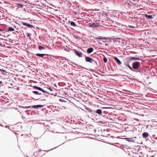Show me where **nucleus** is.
<instances>
[{"label": "nucleus", "mask_w": 157, "mask_h": 157, "mask_svg": "<svg viewBox=\"0 0 157 157\" xmlns=\"http://www.w3.org/2000/svg\"><path fill=\"white\" fill-rule=\"evenodd\" d=\"M85 60L86 62H88L92 63H95L97 64V63L92 58L88 56L85 57Z\"/></svg>", "instance_id": "nucleus-1"}, {"label": "nucleus", "mask_w": 157, "mask_h": 157, "mask_svg": "<svg viewBox=\"0 0 157 157\" xmlns=\"http://www.w3.org/2000/svg\"><path fill=\"white\" fill-rule=\"evenodd\" d=\"M140 65V62H134L133 63V68L134 69H137L139 66Z\"/></svg>", "instance_id": "nucleus-2"}, {"label": "nucleus", "mask_w": 157, "mask_h": 157, "mask_svg": "<svg viewBox=\"0 0 157 157\" xmlns=\"http://www.w3.org/2000/svg\"><path fill=\"white\" fill-rule=\"evenodd\" d=\"M89 26L90 27H93V28H95V27H99L100 24L98 23H89Z\"/></svg>", "instance_id": "nucleus-3"}, {"label": "nucleus", "mask_w": 157, "mask_h": 157, "mask_svg": "<svg viewBox=\"0 0 157 157\" xmlns=\"http://www.w3.org/2000/svg\"><path fill=\"white\" fill-rule=\"evenodd\" d=\"M75 53H76V55L79 57H82V53L76 50H75Z\"/></svg>", "instance_id": "nucleus-4"}, {"label": "nucleus", "mask_w": 157, "mask_h": 157, "mask_svg": "<svg viewBox=\"0 0 157 157\" xmlns=\"http://www.w3.org/2000/svg\"><path fill=\"white\" fill-rule=\"evenodd\" d=\"M30 86L33 87V86H32V85L31 84H30ZM33 87H34V88H35L36 89L39 90H40V91H42V92H45L46 93H47V92L46 91H45L42 88H40V87L36 86H34V87L33 86Z\"/></svg>", "instance_id": "nucleus-5"}, {"label": "nucleus", "mask_w": 157, "mask_h": 157, "mask_svg": "<svg viewBox=\"0 0 157 157\" xmlns=\"http://www.w3.org/2000/svg\"><path fill=\"white\" fill-rule=\"evenodd\" d=\"M44 106V105H33L32 106V107L35 109H38L39 108H41Z\"/></svg>", "instance_id": "nucleus-6"}, {"label": "nucleus", "mask_w": 157, "mask_h": 157, "mask_svg": "<svg viewBox=\"0 0 157 157\" xmlns=\"http://www.w3.org/2000/svg\"><path fill=\"white\" fill-rule=\"evenodd\" d=\"M93 50H94V49L93 48H89L87 49V52L89 53H91L93 51Z\"/></svg>", "instance_id": "nucleus-7"}, {"label": "nucleus", "mask_w": 157, "mask_h": 157, "mask_svg": "<svg viewBox=\"0 0 157 157\" xmlns=\"http://www.w3.org/2000/svg\"><path fill=\"white\" fill-rule=\"evenodd\" d=\"M115 60L117 62L118 64L120 65L121 63V61L116 57H114Z\"/></svg>", "instance_id": "nucleus-8"}, {"label": "nucleus", "mask_w": 157, "mask_h": 157, "mask_svg": "<svg viewBox=\"0 0 157 157\" xmlns=\"http://www.w3.org/2000/svg\"><path fill=\"white\" fill-rule=\"evenodd\" d=\"M96 112L97 113L101 115L102 113V111L101 109H98L96 111Z\"/></svg>", "instance_id": "nucleus-9"}, {"label": "nucleus", "mask_w": 157, "mask_h": 157, "mask_svg": "<svg viewBox=\"0 0 157 157\" xmlns=\"http://www.w3.org/2000/svg\"><path fill=\"white\" fill-rule=\"evenodd\" d=\"M148 136V134L145 132L143 133L142 134V136L144 138H146Z\"/></svg>", "instance_id": "nucleus-10"}, {"label": "nucleus", "mask_w": 157, "mask_h": 157, "mask_svg": "<svg viewBox=\"0 0 157 157\" xmlns=\"http://www.w3.org/2000/svg\"><path fill=\"white\" fill-rule=\"evenodd\" d=\"M46 55V54H39L37 53L36 54V55L37 56H39L41 57H42L44 56V55Z\"/></svg>", "instance_id": "nucleus-11"}, {"label": "nucleus", "mask_w": 157, "mask_h": 157, "mask_svg": "<svg viewBox=\"0 0 157 157\" xmlns=\"http://www.w3.org/2000/svg\"><path fill=\"white\" fill-rule=\"evenodd\" d=\"M145 17L146 18H147L149 19H151L152 18V15H148L147 14H145Z\"/></svg>", "instance_id": "nucleus-12"}, {"label": "nucleus", "mask_w": 157, "mask_h": 157, "mask_svg": "<svg viewBox=\"0 0 157 157\" xmlns=\"http://www.w3.org/2000/svg\"><path fill=\"white\" fill-rule=\"evenodd\" d=\"M38 48L40 50L45 49V48L44 47L40 45L38 46Z\"/></svg>", "instance_id": "nucleus-13"}, {"label": "nucleus", "mask_w": 157, "mask_h": 157, "mask_svg": "<svg viewBox=\"0 0 157 157\" xmlns=\"http://www.w3.org/2000/svg\"><path fill=\"white\" fill-rule=\"evenodd\" d=\"M14 30V29L12 27H9V31H13Z\"/></svg>", "instance_id": "nucleus-14"}, {"label": "nucleus", "mask_w": 157, "mask_h": 157, "mask_svg": "<svg viewBox=\"0 0 157 157\" xmlns=\"http://www.w3.org/2000/svg\"><path fill=\"white\" fill-rule=\"evenodd\" d=\"M70 24L71 25H72V26H75L76 25L75 24V23L73 21H71V22Z\"/></svg>", "instance_id": "nucleus-15"}, {"label": "nucleus", "mask_w": 157, "mask_h": 157, "mask_svg": "<svg viewBox=\"0 0 157 157\" xmlns=\"http://www.w3.org/2000/svg\"><path fill=\"white\" fill-rule=\"evenodd\" d=\"M126 65L131 70H132L133 69L128 64H126Z\"/></svg>", "instance_id": "nucleus-16"}, {"label": "nucleus", "mask_w": 157, "mask_h": 157, "mask_svg": "<svg viewBox=\"0 0 157 157\" xmlns=\"http://www.w3.org/2000/svg\"><path fill=\"white\" fill-rule=\"evenodd\" d=\"M33 92L35 94H39L37 91H33Z\"/></svg>", "instance_id": "nucleus-17"}, {"label": "nucleus", "mask_w": 157, "mask_h": 157, "mask_svg": "<svg viewBox=\"0 0 157 157\" xmlns=\"http://www.w3.org/2000/svg\"><path fill=\"white\" fill-rule=\"evenodd\" d=\"M103 61L104 63H106L107 62V59L106 57H104L103 58Z\"/></svg>", "instance_id": "nucleus-18"}, {"label": "nucleus", "mask_w": 157, "mask_h": 157, "mask_svg": "<svg viewBox=\"0 0 157 157\" xmlns=\"http://www.w3.org/2000/svg\"><path fill=\"white\" fill-rule=\"evenodd\" d=\"M95 38L96 39H99L100 40H102L103 39H106L105 38H99V37H96V38Z\"/></svg>", "instance_id": "nucleus-19"}, {"label": "nucleus", "mask_w": 157, "mask_h": 157, "mask_svg": "<svg viewBox=\"0 0 157 157\" xmlns=\"http://www.w3.org/2000/svg\"><path fill=\"white\" fill-rule=\"evenodd\" d=\"M23 24L27 26H28L29 27V24H28L27 23H24Z\"/></svg>", "instance_id": "nucleus-20"}, {"label": "nucleus", "mask_w": 157, "mask_h": 157, "mask_svg": "<svg viewBox=\"0 0 157 157\" xmlns=\"http://www.w3.org/2000/svg\"><path fill=\"white\" fill-rule=\"evenodd\" d=\"M134 59V60H137V59H139V58H133V57H132V58H131V59Z\"/></svg>", "instance_id": "nucleus-21"}, {"label": "nucleus", "mask_w": 157, "mask_h": 157, "mask_svg": "<svg viewBox=\"0 0 157 157\" xmlns=\"http://www.w3.org/2000/svg\"><path fill=\"white\" fill-rule=\"evenodd\" d=\"M18 5L20 6L21 7H22L23 6V5L22 4L19 3L18 4Z\"/></svg>", "instance_id": "nucleus-22"}, {"label": "nucleus", "mask_w": 157, "mask_h": 157, "mask_svg": "<svg viewBox=\"0 0 157 157\" xmlns=\"http://www.w3.org/2000/svg\"><path fill=\"white\" fill-rule=\"evenodd\" d=\"M130 138H125V140H127L128 141H130Z\"/></svg>", "instance_id": "nucleus-23"}, {"label": "nucleus", "mask_w": 157, "mask_h": 157, "mask_svg": "<svg viewBox=\"0 0 157 157\" xmlns=\"http://www.w3.org/2000/svg\"><path fill=\"white\" fill-rule=\"evenodd\" d=\"M48 89H49L50 90V91H53V90L52 89V88H51L50 87V88H48Z\"/></svg>", "instance_id": "nucleus-24"}, {"label": "nucleus", "mask_w": 157, "mask_h": 157, "mask_svg": "<svg viewBox=\"0 0 157 157\" xmlns=\"http://www.w3.org/2000/svg\"><path fill=\"white\" fill-rule=\"evenodd\" d=\"M129 27H130V28H134V27L133 26H131V25H129Z\"/></svg>", "instance_id": "nucleus-25"}, {"label": "nucleus", "mask_w": 157, "mask_h": 157, "mask_svg": "<svg viewBox=\"0 0 157 157\" xmlns=\"http://www.w3.org/2000/svg\"><path fill=\"white\" fill-rule=\"evenodd\" d=\"M27 35L29 37V33H28L27 34Z\"/></svg>", "instance_id": "nucleus-26"}, {"label": "nucleus", "mask_w": 157, "mask_h": 157, "mask_svg": "<svg viewBox=\"0 0 157 157\" xmlns=\"http://www.w3.org/2000/svg\"><path fill=\"white\" fill-rule=\"evenodd\" d=\"M33 27V26L32 25L30 24V28H31Z\"/></svg>", "instance_id": "nucleus-27"}, {"label": "nucleus", "mask_w": 157, "mask_h": 157, "mask_svg": "<svg viewBox=\"0 0 157 157\" xmlns=\"http://www.w3.org/2000/svg\"><path fill=\"white\" fill-rule=\"evenodd\" d=\"M30 8L31 7V8H33V6H32V5H30Z\"/></svg>", "instance_id": "nucleus-28"}, {"label": "nucleus", "mask_w": 157, "mask_h": 157, "mask_svg": "<svg viewBox=\"0 0 157 157\" xmlns=\"http://www.w3.org/2000/svg\"><path fill=\"white\" fill-rule=\"evenodd\" d=\"M2 81H0V84H2Z\"/></svg>", "instance_id": "nucleus-29"}, {"label": "nucleus", "mask_w": 157, "mask_h": 157, "mask_svg": "<svg viewBox=\"0 0 157 157\" xmlns=\"http://www.w3.org/2000/svg\"><path fill=\"white\" fill-rule=\"evenodd\" d=\"M32 81H31L30 80V83H32Z\"/></svg>", "instance_id": "nucleus-30"}, {"label": "nucleus", "mask_w": 157, "mask_h": 157, "mask_svg": "<svg viewBox=\"0 0 157 157\" xmlns=\"http://www.w3.org/2000/svg\"><path fill=\"white\" fill-rule=\"evenodd\" d=\"M29 107H26V108H29Z\"/></svg>", "instance_id": "nucleus-31"}, {"label": "nucleus", "mask_w": 157, "mask_h": 157, "mask_svg": "<svg viewBox=\"0 0 157 157\" xmlns=\"http://www.w3.org/2000/svg\"><path fill=\"white\" fill-rule=\"evenodd\" d=\"M0 31H2V30H1V29H0Z\"/></svg>", "instance_id": "nucleus-32"}]
</instances>
